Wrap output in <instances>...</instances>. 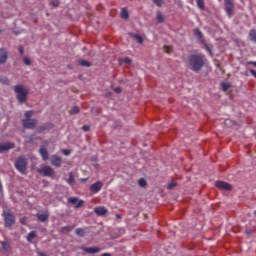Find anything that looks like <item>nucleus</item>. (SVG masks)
<instances>
[{
    "label": "nucleus",
    "instance_id": "obj_1",
    "mask_svg": "<svg viewBox=\"0 0 256 256\" xmlns=\"http://www.w3.org/2000/svg\"><path fill=\"white\" fill-rule=\"evenodd\" d=\"M205 61H207L205 55L191 54L190 56H188V67L189 69H191V71L199 73V71H201V69L205 67Z\"/></svg>",
    "mask_w": 256,
    "mask_h": 256
},
{
    "label": "nucleus",
    "instance_id": "obj_2",
    "mask_svg": "<svg viewBox=\"0 0 256 256\" xmlns=\"http://www.w3.org/2000/svg\"><path fill=\"white\" fill-rule=\"evenodd\" d=\"M14 92L16 93V99L18 103H26L27 95H29V89L23 84L14 86Z\"/></svg>",
    "mask_w": 256,
    "mask_h": 256
},
{
    "label": "nucleus",
    "instance_id": "obj_3",
    "mask_svg": "<svg viewBox=\"0 0 256 256\" xmlns=\"http://www.w3.org/2000/svg\"><path fill=\"white\" fill-rule=\"evenodd\" d=\"M28 165L29 163L27 162V158L23 155L19 156L14 163L15 169H17L21 175H27Z\"/></svg>",
    "mask_w": 256,
    "mask_h": 256
},
{
    "label": "nucleus",
    "instance_id": "obj_4",
    "mask_svg": "<svg viewBox=\"0 0 256 256\" xmlns=\"http://www.w3.org/2000/svg\"><path fill=\"white\" fill-rule=\"evenodd\" d=\"M3 218L5 227H13L15 225V215H13L11 210L4 211Z\"/></svg>",
    "mask_w": 256,
    "mask_h": 256
},
{
    "label": "nucleus",
    "instance_id": "obj_5",
    "mask_svg": "<svg viewBox=\"0 0 256 256\" xmlns=\"http://www.w3.org/2000/svg\"><path fill=\"white\" fill-rule=\"evenodd\" d=\"M224 7L228 17L235 15V2L233 0H224Z\"/></svg>",
    "mask_w": 256,
    "mask_h": 256
},
{
    "label": "nucleus",
    "instance_id": "obj_6",
    "mask_svg": "<svg viewBox=\"0 0 256 256\" xmlns=\"http://www.w3.org/2000/svg\"><path fill=\"white\" fill-rule=\"evenodd\" d=\"M103 189V182L97 181L90 185L89 191L90 193H93L94 195H97L101 190Z\"/></svg>",
    "mask_w": 256,
    "mask_h": 256
},
{
    "label": "nucleus",
    "instance_id": "obj_7",
    "mask_svg": "<svg viewBox=\"0 0 256 256\" xmlns=\"http://www.w3.org/2000/svg\"><path fill=\"white\" fill-rule=\"evenodd\" d=\"M22 125L25 129H35L37 127V119H23Z\"/></svg>",
    "mask_w": 256,
    "mask_h": 256
},
{
    "label": "nucleus",
    "instance_id": "obj_8",
    "mask_svg": "<svg viewBox=\"0 0 256 256\" xmlns=\"http://www.w3.org/2000/svg\"><path fill=\"white\" fill-rule=\"evenodd\" d=\"M38 173H40V175H43L44 177H51L55 174V171L53 170V168H51V166H45L42 169H38Z\"/></svg>",
    "mask_w": 256,
    "mask_h": 256
},
{
    "label": "nucleus",
    "instance_id": "obj_9",
    "mask_svg": "<svg viewBox=\"0 0 256 256\" xmlns=\"http://www.w3.org/2000/svg\"><path fill=\"white\" fill-rule=\"evenodd\" d=\"M215 186L218 189H221V191H231V189H233V187L231 186V184L227 183V182H223V181H216L215 182Z\"/></svg>",
    "mask_w": 256,
    "mask_h": 256
},
{
    "label": "nucleus",
    "instance_id": "obj_10",
    "mask_svg": "<svg viewBox=\"0 0 256 256\" xmlns=\"http://www.w3.org/2000/svg\"><path fill=\"white\" fill-rule=\"evenodd\" d=\"M11 149H15V143L4 142L0 144V153H5V151H11Z\"/></svg>",
    "mask_w": 256,
    "mask_h": 256
},
{
    "label": "nucleus",
    "instance_id": "obj_11",
    "mask_svg": "<svg viewBox=\"0 0 256 256\" xmlns=\"http://www.w3.org/2000/svg\"><path fill=\"white\" fill-rule=\"evenodd\" d=\"M68 203L75 205V209H79V207H81L85 201L79 200L78 197H70L68 198Z\"/></svg>",
    "mask_w": 256,
    "mask_h": 256
},
{
    "label": "nucleus",
    "instance_id": "obj_12",
    "mask_svg": "<svg viewBox=\"0 0 256 256\" xmlns=\"http://www.w3.org/2000/svg\"><path fill=\"white\" fill-rule=\"evenodd\" d=\"M7 59H9V52L1 48L0 49V65L7 63Z\"/></svg>",
    "mask_w": 256,
    "mask_h": 256
},
{
    "label": "nucleus",
    "instance_id": "obj_13",
    "mask_svg": "<svg viewBox=\"0 0 256 256\" xmlns=\"http://www.w3.org/2000/svg\"><path fill=\"white\" fill-rule=\"evenodd\" d=\"M61 163H63V158H61L59 155H53L51 157V165L54 167H61Z\"/></svg>",
    "mask_w": 256,
    "mask_h": 256
},
{
    "label": "nucleus",
    "instance_id": "obj_14",
    "mask_svg": "<svg viewBox=\"0 0 256 256\" xmlns=\"http://www.w3.org/2000/svg\"><path fill=\"white\" fill-rule=\"evenodd\" d=\"M53 127H55L53 123L47 122L38 127V133H43V131H50V129H53Z\"/></svg>",
    "mask_w": 256,
    "mask_h": 256
},
{
    "label": "nucleus",
    "instance_id": "obj_15",
    "mask_svg": "<svg viewBox=\"0 0 256 256\" xmlns=\"http://www.w3.org/2000/svg\"><path fill=\"white\" fill-rule=\"evenodd\" d=\"M94 213L99 216L107 215L108 210L105 206H98L94 208Z\"/></svg>",
    "mask_w": 256,
    "mask_h": 256
},
{
    "label": "nucleus",
    "instance_id": "obj_16",
    "mask_svg": "<svg viewBox=\"0 0 256 256\" xmlns=\"http://www.w3.org/2000/svg\"><path fill=\"white\" fill-rule=\"evenodd\" d=\"M81 249L82 251H85V253H90L91 255L101 251V248L99 247H82Z\"/></svg>",
    "mask_w": 256,
    "mask_h": 256
},
{
    "label": "nucleus",
    "instance_id": "obj_17",
    "mask_svg": "<svg viewBox=\"0 0 256 256\" xmlns=\"http://www.w3.org/2000/svg\"><path fill=\"white\" fill-rule=\"evenodd\" d=\"M38 221H40L41 223H45V221L49 220V213H44V214H37L36 215Z\"/></svg>",
    "mask_w": 256,
    "mask_h": 256
},
{
    "label": "nucleus",
    "instance_id": "obj_18",
    "mask_svg": "<svg viewBox=\"0 0 256 256\" xmlns=\"http://www.w3.org/2000/svg\"><path fill=\"white\" fill-rule=\"evenodd\" d=\"M39 153H40L43 161H47V159H49V152L47 151L46 148H43V147L40 148Z\"/></svg>",
    "mask_w": 256,
    "mask_h": 256
},
{
    "label": "nucleus",
    "instance_id": "obj_19",
    "mask_svg": "<svg viewBox=\"0 0 256 256\" xmlns=\"http://www.w3.org/2000/svg\"><path fill=\"white\" fill-rule=\"evenodd\" d=\"M37 238V232L35 231H31L30 233H28L27 235V241L28 243H32L33 242V239H36Z\"/></svg>",
    "mask_w": 256,
    "mask_h": 256
},
{
    "label": "nucleus",
    "instance_id": "obj_20",
    "mask_svg": "<svg viewBox=\"0 0 256 256\" xmlns=\"http://www.w3.org/2000/svg\"><path fill=\"white\" fill-rule=\"evenodd\" d=\"M78 65H80V67H91V65H93V64H91V62H89L85 59H80L78 61Z\"/></svg>",
    "mask_w": 256,
    "mask_h": 256
},
{
    "label": "nucleus",
    "instance_id": "obj_21",
    "mask_svg": "<svg viewBox=\"0 0 256 256\" xmlns=\"http://www.w3.org/2000/svg\"><path fill=\"white\" fill-rule=\"evenodd\" d=\"M131 37H132V39L137 41L139 43V45L143 44V37H141V35H139V34H131Z\"/></svg>",
    "mask_w": 256,
    "mask_h": 256
},
{
    "label": "nucleus",
    "instance_id": "obj_22",
    "mask_svg": "<svg viewBox=\"0 0 256 256\" xmlns=\"http://www.w3.org/2000/svg\"><path fill=\"white\" fill-rule=\"evenodd\" d=\"M194 35L195 37H197V39H199V41L203 39V32H201V30H199L198 28L194 29Z\"/></svg>",
    "mask_w": 256,
    "mask_h": 256
},
{
    "label": "nucleus",
    "instance_id": "obj_23",
    "mask_svg": "<svg viewBox=\"0 0 256 256\" xmlns=\"http://www.w3.org/2000/svg\"><path fill=\"white\" fill-rule=\"evenodd\" d=\"M2 249H3V251H10L11 243H9V241H3L2 242Z\"/></svg>",
    "mask_w": 256,
    "mask_h": 256
},
{
    "label": "nucleus",
    "instance_id": "obj_24",
    "mask_svg": "<svg viewBox=\"0 0 256 256\" xmlns=\"http://www.w3.org/2000/svg\"><path fill=\"white\" fill-rule=\"evenodd\" d=\"M249 37L253 43H256V29H251L249 32Z\"/></svg>",
    "mask_w": 256,
    "mask_h": 256
},
{
    "label": "nucleus",
    "instance_id": "obj_25",
    "mask_svg": "<svg viewBox=\"0 0 256 256\" xmlns=\"http://www.w3.org/2000/svg\"><path fill=\"white\" fill-rule=\"evenodd\" d=\"M67 183H69V185H75V176L73 175L72 172L69 173V178L67 180Z\"/></svg>",
    "mask_w": 256,
    "mask_h": 256
},
{
    "label": "nucleus",
    "instance_id": "obj_26",
    "mask_svg": "<svg viewBox=\"0 0 256 256\" xmlns=\"http://www.w3.org/2000/svg\"><path fill=\"white\" fill-rule=\"evenodd\" d=\"M121 18L122 19H129V12L126 10V8H122V10H121Z\"/></svg>",
    "mask_w": 256,
    "mask_h": 256
},
{
    "label": "nucleus",
    "instance_id": "obj_27",
    "mask_svg": "<svg viewBox=\"0 0 256 256\" xmlns=\"http://www.w3.org/2000/svg\"><path fill=\"white\" fill-rule=\"evenodd\" d=\"M221 88H222V91H229V89L231 88V84L227 82H222Z\"/></svg>",
    "mask_w": 256,
    "mask_h": 256
},
{
    "label": "nucleus",
    "instance_id": "obj_28",
    "mask_svg": "<svg viewBox=\"0 0 256 256\" xmlns=\"http://www.w3.org/2000/svg\"><path fill=\"white\" fill-rule=\"evenodd\" d=\"M165 21V16L161 12H157V22L163 23Z\"/></svg>",
    "mask_w": 256,
    "mask_h": 256
},
{
    "label": "nucleus",
    "instance_id": "obj_29",
    "mask_svg": "<svg viewBox=\"0 0 256 256\" xmlns=\"http://www.w3.org/2000/svg\"><path fill=\"white\" fill-rule=\"evenodd\" d=\"M75 233L76 235H78V237H85V230H83L82 228H77Z\"/></svg>",
    "mask_w": 256,
    "mask_h": 256
},
{
    "label": "nucleus",
    "instance_id": "obj_30",
    "mask_svg": "<svg viewBox=\"0 0 256 256\" xmlns=\"http://www.w3.org/2000/svg\"><path fill=\"white\" fill-rule=\"evenodd\" d=\"M33 115H35V112L33 110H29L25 112L24 117H26V119H31Z\"/></svg>",
    "mask_w": 256,
    "mask_h": 256
},
{
    "label": "nucleus",
    "instance_id": "obj_31",
    "mask_svg": "<svg viewBox=\"0 0 256 256\" xmlns=\"http://www.w3.org/2000/svg\"><path fill=\"white\" fill-rule=\"evenodd\" d=\"M138 185L139 187H147V180H145L144 178H140L138 180Z\"/></svg>",
    "mask_w": 256,
    "mask_h": 256
},
{
    "label": "nucleus",
    "instance_id": "obj_32",
    "mask_svg": "<svg viewBox=\"0 0 256 256\" xmlns=\"http://www.w3.org/2000/svg\"><path fill=\"white\" fill-rule=\"evenodd\" d=\"M199 9H205V2L203 0H196Z\"/></svg>",
    "mask_w": 256,
    "mask_h": 256
},
{
    "label": "nucleus",
    "instance_id": "obj_33",
    "mask_svg": "<svg viewBox=\"0 0 256 256\" xmlns=\"http://www.w3.org/2000/svg\"><path fill=\"white\" fill-rule=\"evenodd\" d=\"M152 2L154 3V5H156L157 7H163V0H152Z\"/></svg>",
    "mask_w": 256,
    "mask_h": 256
},
{
    "label": "nucleus",
    "instance_id": "obj_34",
    "mask_svg": "<svg viewBox=\"0 0 256 256\" xmlns=\"http://www.w3.org/2000/svg\"><path fill=\"white\" fill-rule=\"evenodd\" d=\"M175 187H177V183H176V182H170V183L167 185L168 191H171V189H175Z\"/></svg>",
    "mask_w": 256,
    "mask_h": 256
},
{
    "label": "nucleus",
    "instance_id": "obj_35",
    "mask_svg": "<svg viewBox=\"0 0 256 256\" xmlns=\"http://www.w3.org/2000/svg\"><path fill=\"white\" fill-rule=\"evenodd\" d=\"M77 113H79V107L74 106V107L70 110V114H71V115H77Z\"/></svg>",
    "mask_w": 256,
    "mask_h": 256
},
{
    "label": "nucleus",
    "instance_id": "obj_36",
    "mask_svg": "<svg viewBox=\"0 0 256 256\" xmlns=\"http://www.w3.org/2000/svg\"><path fill=\"white\" fill-rule=\"evenodd\" d=\"M0 83H2V85H9V79H7V77H2L0 78Z\"/></svg>",
    "mask_w": 256,
    "mask_h": 256
},
{
    "label": "nucleus",
    "instance_id": "obj_37",
    "mask_svg": "<svg viewBox=\"0 0 256 256\" xmlns=\"http://www.w3.org/2000/svg\"><path fill=\"white\" fill-rule=\"evenodd\" d=\"M51 5L53 7H59V5H61V2L59 0H52Z\"/></svg>",
    "mask_w": 256,
    "mask_h": 256
},
{
    "label": "nucleus",
    "instance_id": "obj_38",
    "mask_svg": "<svg viewBox=\"0 0 256 256\" xmlns=\"http://www.w3.org/2000/svg\"><path fill=\"white\" fill-rule=\"evenodd\" d=\"M204 49L209 53V55H213V51L210 49L209 45L205 44Z\"/></svg>",
    "mask_w": 256,
    "mask_h": 256
},
{
    "label": "nucleus",
    "instance_id": "obj_39",
    "mask_svg": "<svg viewBox=\"0 0 256 256\" xmlns=\"http://www.w3.org/2000/svg\"><path fill=\"white\" fill-rule=\"evenodd\" d=\"M123 62L126 63V65H131V63H132L131 58H129V57H125L123 59Z\"/></svg>",
    "mask_w": 256,
    "mask_h": 256
},
{
    "label": "nucleus",
    "instance_id": "obj_40",
    "mask_svg": "<svg viewBox=\"0 0 256 256\" xmlns=\"http://www.w3.org/2000/svg\"><path fill=\"white\" fill-rule=\"evenodd\" d=\"M63 155H65L66 157H69V155H71V150H67V149H63L62 150Z\"/></svg>",
    "mask_w": 256,
    "mask_h": 256
},
{
    "label": "nucleus",
    "instance_id": "obj_41",
    "mask_svg": "<svg viewBox=\"0 0 256 256\" xmlns=\"http://www.w3.org/2000/svg\"><path fill=\"white\" fill-rule=\"evenodd\" d=\"M165 53H171L173 51V47L164 46Z\"/></svg>",
    "mask_w": 256,
    "mask_h": 256
},
{
    "label": "nucleus",
    "instance_id": "obj_42",
    "mask_svg": "<svg viewBox=\"0 0 256 256\" xmlns=\"http://www.w3.org/2000/svg\"><path fill=\"white\" fill-rule=\"evenodd\" d=\"M23 61H24V64L25 65H31V59L27 58V57H24L23 58Z\"/></svg>",
    "mask_w": 256,
    "mask_h": 256
},
{
    "label": "nucleus",
    "instance_id": "obj_43",
    "mask_svg": "<svg viewBox=\"0 0 256 256\" xmlns=\"http://www.w3.org/2000/svg\"><path fill=\"white\" fill-rule=\"evenodd\" d=\"M71 227H69V226H64V227H62V231H66L67 233H69V231H71Z\"/></svg>",
    "mask_w": 256,
    "mask_h": 256
},
{
    "label": "nucleus",
    "instance_id": "obj_44",
    "mask_svg": "<svg viewBox=\"0 0 256 256\" xmlns=\"http://www.w3.org/2000/svg\"><path fill=\"white\" fill-rule=\"evenodd\" d=\"M18 51H19L20 55H23V53H25V50L23 49V46H19Z\"/></svg>",
    "mask_w": 256,
    "mask_h": 256
},
{
    "label": "nucleus",
    "instance_id": "obj_45",
    "mask_svg": "<svg viewBox=\"0 0 256 256\" xmlns=\"http://www.w3.org/2000/svg\"><path fill=\"white\" fill-rule=\"evenodd\" d=\"M89 129H91V127H89L88 125H84L82 127V131H89Z\"/></svg>",
    "mask_w": 256,
    "mask_h": 256
},
{
    "label": "nucleus",
    "instance_id": "obj_46",
    "mask_svg": "<svg viewBox=\"0 0 256 256\" xmlns=\"http://www.w3.org/2000/svg\"><path fill=\"white\" fill-rule=\"evenodd\" d=\"M249 72H250L251 75H252L253 77H255V79H256V71L253 70V69H250Z\"/></svg>",
    "mask_w": 256,
    "mask_h": 256
},
{
    "label": "nucleus",
    "instance_id": "obj_47",
    "mask_svg": "<svg viewBox=\"0 0 256 256\" xmlns=\"http://www.w3.org/2000/svg\"><path fill=\"white\" fill-rule=\"evenodd\" d=\"M114 91H115V93H121L122 89H121V87H116L114 89Z\"/></svg>",
    "mask_w": 256,
    "mask_h": 256
},
{
    "label": "nucleus",
    "instance_id": "obj_48",
    "mask_svg": "<svg viewBox=\"0 0 256 256\" xmlns=\"http://www.w3.org/2000/svg\"><path fill=\"white\" fill-rule=\"evenodd\" d=\"M247 65H254V67H256V62L255 61H249V62H247Z\"/></svg>",
    "mask_w": 256,
    "mask_h": 256
},
{
    "label": "nucleus",
    "instance_id": "obj_49",
    "mask_svg": "<svg viewBox=\"0 0 256 256\" xmlns=\"http://www.w3.org/2000/svg\"><path fill=\"white\" fill-rule=\"evenodd\" d=\"M38 255H39V256H47V254H45V252H41V251L38 252Z\"/></svg>",
    "mask_w": 256,
    "mask_h": 256
},
{
    "label": "nucleus",
    "instance_id": "obj_50",
    "mask_svg": "<svg viewBox=\"0 0 256 256\" xmlns=\"http://www.w3.org/2000/svg\"><path fill=\"white\" fill-rule=\"evenodd\" d=\"M0 193H3V184L0 182Z\"/></svg>",
    "mask_w": 256,
    "mask_h": 256
},
{
    "label": "nucleus",
    "instance_id": "obj_51",
    "mask_svg": "<svg viewBox=\"0 0 256 256\" xmlns=\"http://www.w3.org/2000/svg\"><path fill=\"white\" fill-rule=\"evenodd\" d=\"M116 219H121V214H116Z\"/></svg>",
    "mask_w": 256,
    "mask_h": 256
},
{
    "label": "nucleus",
    "instance_id": "obj_52",
    "mask_svg": "<svg viewBox=\"0 0 256 256\" xmlns=\"http://www.w3.org/2000/svg\"><path fill=\"white\" fill-rule=\"evenodd\" d=\"M102 256H111L110 253H103Z\"/></svg>",
    "mask_w": 256,
    "mask_h": 256
},
{
    "label": "nucleus",
    "instance_id": "obj_53",
    "mask_svg": "<svg viewBox=\"0 0 256 256\" xmlns=\"http://www.w3.org/2000/svg\"><path fill=\"white\" fill-rule=\"evenodd\" d=\"M247 233L250 234V233H251V230H247Z\"/></svg>",
    "mask_w": 256,
    "mask_h": 256
},
{
    "label": "nucleus",
    "instance_id": "obj_54",
    "mask_svg": "<svg viewBox=\"0 0 256 256\" xmlns=\"http://www.w3.org/2000/svg\"><path fill=\"white\" fill-rule=\"evenodd\" d=\"M225 123H226V125H227V123H229V120H226Z\"/></svg>",
    "mask_w": 256,
    "mask_h": 256
},
{
    "label": "nucleus",
    "instance_id": "obj_55",
    "mask_svg": "<svg viewBox=\"0 0 256 256\" xmlns=\"http://www.w3.org/2000/svg\"><path fill=\"white\" fill-rule=\"evenodd\" d=\"M82 181H88V179H83Z\"/></svg>",
    "mask_w": 256,
    "mask_h": 256
}]
</instances>
